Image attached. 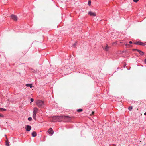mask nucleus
<instances>
[{
	"label": "nucleus",
	"mask_w": 146,
	"mask_h": 146,
	"mask_svg": "<svg viewBox=\"0 0 146 146\" xmlns=\"http://www.w3.org/2000/svg\"><path fill=\"white\" fill-rule=\"evenodd\" d=\"M48 132L49 134H52L54 133L53 131V130L51 128H49L48 130Z\"/></svg>",
	"instance_id": "obj_4"
},
{
	"label": "nucleus",
	"mask_w": 146,
	"mask_h": 146,
	"mask_svg": "<svg viewBox=\"0 0 146 146\" xmlns=\"http://www.w3.org/2000/svg\"><path fill=\"white\" fill-rule=\"evenodd\" d=\"M76 42H75L74 44L73 45V46H75L76 45Z\"/></svg>",
	"instance_id": "obj_26"
},
{
	"label": "nucleus",
	"mask_w": 146,
	"mask_h": 146,
	"mask_svg": "<svg viewBox=\"0 0 146 146\" xmlns=\"http://www.w3.org/2000/svg\"><path fill=\"white\" fill-rule=\"evenodd\" d=\"M144 62L145 63H146V59H145L144 60Z\"/></svg>",
	"instance_id": "obj_28"
},
{
	"label": "nucleus",
	"mask_w": 146,
	"mask_h": 146,
	"mask_svg": "<svg viewBox=\"0 0 146 146\" xmlns=\"http://www.w3.org/2000/svg\"><path fill=\"white\" fill-rule=\"evenodd\" d=\"M133 1L134 2L137 3L138 1V0H133Z\"/></svg>",
	"instance_id": "obj_21"
},
{
	"label": "nucleus",
	"mask_w": 146,
	"mask_h": 146,
	"mask_svg": "<svg viewBox=\"0 0 146 146\" xmlns=\"http://www.w3.org/2000/svg\"><path fill=\"white\" fill-rule=\"evenodd\" d=\"M109 48V47L108 46V45L107 44H106V45L105 48L104 49L106 51H107L108 50Z\"/></svg>",
	"instance_id": "obj_9"
},
{
	"label": "nucleus",
	"mask_w": 146,
	"mask_h": 146,
	"mask_svg": "<svg viewBox=\"0 0 146 146\" xmlns=\"http://www.w3.org/2000/svg\"><path fill=\"white\" fill-rule=\"evenodd\" d=\"M65 118H68L69 121H70V120H71V117H69L68 116H65Z\"/></svg>",
	"instance_id": "obj_13"
},
{
	"label": "nucleus",
	"mask_w": 146,
	"mask_h": 146,
	"mask_svg": "<svg viewBox=\"0 0 146 146\" xmlns=\"http://www.w3.org/2000/svg\"><path fill=\"white\" fill-rule=\"evenodd\" d=\"M33 100H34V99L33 98H31V102H33Z\"/></svg>",
	"instance_id": "obj_23"
},
{
	"label": "nucleus",
	"mask_w": 146,
	"mask_h": 146,
	"mask_svg": "<svg viewBox=\"0 0 146 146\" xmlns=\"http://www.w3.org/2000/svg\"><path fill=\"white\" fill-rule=\"evenodd\" d=\"M126 46H127V47H131L132 46V45H130V44H126Z\"/></svg>",
	"instance_id": "obj_15"
},
{
	"label": "nucleus",
	"mask_w": 146,
	"mask_h": 146,
	"mask_svg": "<svg viewBox=\"0 0 146 146\" xmlns=\"http://www.w3.org/2000/svg\"><path fill=\"white\" fill-rule=\"evenodd\" d=\"M136 49H133V50H136Z\"/></svg>",
	"instance_id": "obj_30"
},
{
	"label": "nucleus",
	"mask_w": 146,
	"mask_h": 146,
	"mask_svg": "<svg viewBox=\"0 0 146 146\" xmlns=\"http://www.w3.org/2000/svg\"><path fill=\"white\" fill-rule=\"evenodd\" d=\"M32 84H26L25 85L27 87H30V88H32Z\"/></svg>",
	"instance_id": "obj_10"
},
{
	"label": "nucleus",
	"mask_w": 146,
	"mask_h": 146,
	"mask_svg": "<svg viewBox=\"0 0 146 146\" xmlns=\"http://www.w3.org/2000/svg\"><path fill=\"white\" fill-rule=\"evenodd\" d=\"M82 111H83V110L82 109H78L77 110V111L78 112H82Z\"/></svg>",
	"instance_id": "obj_12"
},
{
	"label": "nucleus",
	"mask_w": 146,
	"mask_h": 146,
	"mask_svg": "<svg viewBox=\"0 0 146 146\" xmlns=\"http://www.w3.org/2000/svg\"><path fill=\"white\" fill-rule=\"evenodd\" d=\"M133 108V107L132 106H130L128 108V109L129 110L131 111Z\"/></svg>",
	"instance_id": "obj_14"
},
{
	"label": "nucleus",
	"mask_w": 146,
	"mask_h": 146,
	"mask_svg": "<svg viewBox=\"0 0 146 146\" xmlns=\"http://www.w3.org/2000/svg\"><path fill=\"white\" fill-rule=\"evenodd\" d=\"M6 110V109H4L3 108H0V111H5Z\"/></svg>",
	"instance_id": "obj_11"
},
{
	"label": "nucleus",
	"mask_w": 146,
	"mask_h": 146,
	"mask_svg": "<svg viewBox=\"0 0 146 146\" xmlns=\"http://www.w3.org/2000/svg\"><path fill=\"white\" fill-rule=\"evenodd\" d=\"M38 110V108H37L36 107H35L33 108V114H36L37 113V111Z\"/></svg>",
	"instance_id": "obj_6"
},
{
	"label": "nucleus",
	"mask_w": 146,
	"mask_h": 146,
	"mask_svg": "<svg viewBox=\"0 0 146 146\" xmlns=\"http://www.w3.org/2000/svg\"><path fill=\"white\" fill-rule=\"evenodd\" d=\"M36 104L37 106L39 108H42L44 105V101L39 100H37Z\"/></svg>",
	"instance_id": "obj_1"
},
{
	"label": "nucleus",
	"mask_w": 146,
	"mask_h": 146,
	"mask_svg": "<svg viewBox=\"0 0 146 146\" xmlns=\"http://www.w3.org/2000/svg\"><path fill=\"white\" fill-rule=\"evenodd\" d=\"M134 44H135L140 45L143 46H144L145 45V43H142L140 42H137L135 43Z\"/></svg>",
	"instance_id": "obj_3"
},
{
	"label": "nucleus",
	"mask_w": 146,
	"mask_h": 146,
	"mask_svg": "<svg viewBox=\"0 0 146 146\" xmlns=\"http://www.w3.org/2000/svg\"><path fill=\"white\" fill-rule=\"evenodd\" d=\"M136 50L139 53L141 51L140 50H138V49H136Z\"/></svg>",
	"instance_id": "obj_22"
},
{
	"label": "nucleus",
	"mask_w": 146,
	"mask_h": 146,
	"mask_svg": "<svg viewBox=\"0 0 146 146\" xmlns=\"http://www.w3.org/2000/svg\"><path fill=\"white\" fill-rule=\"evenodd\" d=\"M11 19L14 21H17L18 19L17 17L14 15H11Z\"/></svg>",
	"instance_id": "obj_2"
},
{
	"label": "nucleus",
	"mask_w": 146,
	"mask_h": 146,
	"mask_svg": "<svg viewBox=\"0 0 146 146\" xmlns=\"http://www.w3.org/2000/svg\"><path fill=\"white\" fill-rule=\"evenodd\" d=\"M129 43H130V44H131L132 43V41H130L129 42Z\"/></svg>",
	"instance_id": "obj_27"
},
{
	"label": "nucleus",
	"mask_w": 146,
	"mask_h": 146,
	"mask_svg": "<svg viewBox=\"0 0 146 146\" xmlns=\"http://www.w3.org/2000/svg\"><path fill=\"white\" fill-rule=\"evenodd\" d=\"M88 5H91V1L90 0L89 1H88Z\"/></svg>",
	"instance_id": "obj_19"
},
{
	"label": "nucleus",
	"mask_w": 146,
	"mask_h": 146,
	"mask_svg": "<svg viewBox=\"0 0 146 146\" xmlns=\"http://www.w3.org/2000/svg\"><path fill=\"white\" fill-rule=\"evenodd\" d=\"M88 14L91 16H96V14L95 13H94L92 12H89Z\"/></svg>",
	"instance_id": "obj_5"
},
{
	"label": "nucleus",
	"mask_w": 146,
	"mask_h": 146,
	"mask_svg": "<svg viewBox=\"0 0 146 146\" xmlns=\"http://www.w3.org/2000/svg\"><path fill=\"white\" fill-rule=\"evenodd\" d=\"M144 115H146V112L145 113H144Z\"/></svg>",
	"instance_id": "obj_29"
},
{
	"label": "nucleus",
	"mask_w": 146,
	"mask_h": 146,
	"mask_svg": "<svg viewBox=\"0 0 146 146\" xmlns=\"http://www.w3.org/2000/svg\"><path fill=\"white\" fill-rule=\"evenodd\" d=\"M6 145H7L8 146H9V145L8 143V141H6Z\"/></svg>",
	"instance_id": "obj_18"
},
{
	"label": "nucleus",
	"mask_w": 146,
	"mask_h": 146,
	"mask_svg": "<svg viewBox=\"0 0 146 146\" xmlns=\"http://www.w3.org/2000/svg\"><path fill=\"white\" fill-rule=\"evenodd\" d=\"M139 53L141 55H143L144 54V53L141 51L140 52H139Z\"/></svg>",
	"instance_id": "obj_17"
},
{
	"label": "nucleus",
	"mask_w": 146,
	"mask_h": 146,
	"mask_svg": "<svg viewBox=\"0 0 146 146\" xmlns=\"http://www.w3.org/2000/svg\"><path fill=\"white\" fill-rule=\"evenodd\" d=\"M94 113V111H92V114H91L90 115H92Z\"/></svg>",
	"instance_id": "obj_25"
},
{
	"label": "nucleus",
	"mask_w": 146,
	"mask_h": 146,
	"mask_svg": "<svg viewBox=\"0 0 146 146\" xmlns=\"http://www.w3.org/2000/svg\"><path fill=\"white\" fill-rule=\"evenodd\" d=\"M36 115V114H33V117L35 119H36V117H35Z\"/></svg>",
	"instance_id": "obj_16"
},
{
	"label": "nucleus",
	"mask_w": 146,
	"mask_h": 146,
	"mask_svg": "<svg viewBox=\"0 0 146 146\" xmlns=\"http://www.w3.org/2000/svg\"><path fill=\"white\" fill-rule=\"evenodd\" d=\"M32 136L33 137H36L37 135V133L36 132L34 131L32 133Z\"/></svg>",
	"instance_id": "obj_8"
},
{
	"label": "nucleus",
	"mask_w": 146,
	"mask_h": 146,
	"mask_svg": "<svg viewBox=\"0 0 146 146\" xmlns=\"http://www.w3.org/2000/svg\"><path fill=\"white\" fill-rule=\"evenodd\" d=\"M3 115L2 114H0V117H3Z\"/></svg>",
	"instance_id": "obj_24"
},
{
	"label": "nucleus",
	"mask_w": 146,
	"mask_h": 146,
	"mask_svg": "<svg viewBox=\"0 0 146 146\" xmlns=\"http://www.w3.org/2000/svg\"><path fill=\"white\" fill-rule=\"evenodd\" d=\"M26 131H29L31 129V127L29 125H26V127L25 128Z\"/></svg>",
	"instance_id": "obj_7"
},
{
	"label": "nucleus",
	"mask_w": 146,
	"mask_h": 146,
	"mask_svg": "<svg viewBox=\"0 0 146 146\" xmlns=\"http://www.w3.org/2000/svg\"><path fill=\"white\" fill-rule=\"evenodd\" d=\"M28 120L29 121H31L32 120V118L31 117H29L28 118Z\"/></svg>",
	"instance_id": "obj_20"
}]
</instances>
